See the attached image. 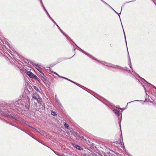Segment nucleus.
I'll return each instance as SVG.
<instances>
[{"label":"nucleus","instance_id":"obj_1","mask_svg":"<svg viewBox=\"0 0 156 156\" xmlns=\"http://www.w3.org/2000/svg\"><path fill=\"white\" fill-rule=\"evenodd\" d=\"M26 74L30 78H37V77L34 75L33 73L30 71H28L26 72Z\"/></svg>","mask_w":156,"mask_h":156},{"label":"nucleus","instance_id":"obj_7","mask_svg":"<svg viewBox=\"0 0 156 156\" xmlns=\"http://www.w3.org/2000/svg\"><path fill=\"white\" fill-rule=\"evenodd\" d=\"M33 97L35 99H37V97H35L34 95H33Z\"/></svg>","mask_w":156,"mask_h":156},{"label":"nucleus","instance_id":"obj_5","mask_svg":"<svg viewBox=\"0 0 156 156\" xmlns=\"http://www.w3.org/2000/svg\"><path fill=\"white\" fill-rule=\"evenodd\" d=\"M75 147L76 148H77V149H80V147L78 146V145H75Z\"/></svg>","mask_w":156,"mask_h":156},{"label":"nucleus","instance_id":"obj_2","mask_svg":"<svg viewBox=\"0 0 156 156\" xmlns=\"http://www.w3.org/2000/svg\"><path fill=\"white\" fill-rule=\"evenodd\" d=\"M51 115L54 116H55L56 115V113L54 111H52L51 112Z\"/></svg>","mask_w":156,"mask_h":156},{"label":"nucleus","instance_id":"obj_3","mask_svg":"<svg viewBox=\"0 0 156 156\" xmlns=\"http://www.w3.org/2000/svg\"><path fill=\"white\" fill-rule=\"evenodd\" d=\"M64 125L65 127L66 128H67L68 129L69 128V126L66 123H64Z\"/></svg>","mask_w":156,"mask_h":156},{"label":"nucleus","instance_id":"obj_6","mask_svg":"<svg viewBox=\"0 0 156 156\" xmlns=\"http://www.w3.org/2000/svg\"><path fill=\"white\" fill-rule=\"evenodd\" d=\"M34 89L36 90L37 91H39L38 89L35 87V86H34Z\"/></svg>","mask_w":156,"mask_h":156},{"label":"nucleus","instance_id":"obj_4","mask_svg":"<svg viewBox=\"0 0 156 156\" xmlns=\"http://www.w3.org/2000/svg\"><path fill=\"white\" fill-rule=\"evenodd\" d=\"M114 112L116 114H119V112L118 111L117 109L114 110Z\"/></svg>","mask_w":156,"mask_h":156}]
</instances>
